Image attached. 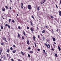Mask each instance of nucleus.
<instances>
[{"instance_id": "nucleus-1", "label": "nucleus", "mask_w": 61, "mask_h": 61, "mask_svg": "<svg viewBox=\"0 0 61 61\" xmlns=\"http://www.w3.org/2000/svg\"><path fill=\"white\" fill-rule=\"evenodd\" d=\"M28 9L30 10V9H31V6L30 5H28Z\"/></svg>"}, {"instance_id": "nucleus-2", "label": "nucleus", "mask_w": 61, "mask_h": 61, "mask_svg": "<svg viewBox=\"0 0 61 61\" xmlns=\"http://www.w3.org/2000/svg\"><path fill=\"white\" fill-rule=\"evenodd\" d=\"M33 29H35L34 30L32 28H30V30L32 31V33H33V31H34H34H36V30H35V28H33Z\"/></svg>"}, {"instance_id": "nucleus-3", "label": "nucleus", "mask_w": 61, "mask_h": 61, "mask_svg": "<svg viewBox=\"0 0 61 61\" xmlns=\"http://www.w3.org/2000/svg\"><path fill=\"white\" fill-rule=\"evenodd\" d=\"M3 39L4 40H5V41L6 42H7V41H6V38L5 37H3Z\"/></svg>"}, {"instance_id": "nucleus-4", "label": "nucleus", "mask_w": 61, "mask_h": 61, "mask_svg": "<svg viewBox=\"0 0 61 61\" xmlns=\"http://www.w3.org/2000/svg\"><path fill=\"white\" fill-rule=\"evenodd\" d=\"M58 48L59 51H60L61 50V48H60V47L59 46H58Z\"/></svg>"}, {"instance_id": "nucleus-5", "label": "nucleus", "mask_w": 61, "mask_h": 61, "mask_svg": "<svg viewBox=\"0 0 61 61\" xmlns=\"http://www.w3.org/2000/svg\"><path fill=\"white\" fill-rule=\"evenodd\" d=\"M45 46H47L48 48H49V47H48V45H47L46 44V43H45Z\"/></svg>"}, {"instance_id": "nucleus-6", "label": "nucleus", "mask_w": 61, "mask_h": 61, "mask_svg": "<svg viewBox=\"0 0 61 61\" xmlns=\"http://www.w3.org/2000/svg\"><path fill=\"white\" fill-rule=\"evenodd\" d=\"M52 39H53V41H54V42H55V41H56V38H53Z\"/></svg>"}, {"instance_id": "nucleus-7", "label": "nucleus", "mask_w": 61, "mask_h": 61, "mask_svg": "<svg viewBox=\"0 0 61 61\" xmlns=\"http://www.w3.org/2000/svg\"><path fill=\"white\" fill-rule=\"evenodd\" d=\"M16 50H15L14 51H12V52L13 53H15V52H16Z\"/></svg>"}, {"instance_id": "nucleus-8", "label": "nucleus", "mask_w": 61, "mask_h": 61, "mask_svg": "<svg viewBox=\"0 0 61 61\" xmlns=\"http://www.w3.org/2000/svg\"><path fill=\"white\" fill-rule=\"evenodd\" d=\"M42 33H45V29H44L43 31H41Z\"/></svg>"}, {"instance_id": "nucleus-9", "label": "nucleus", "mask_w": 61, "mask_h": 61, "mask_svg": "<svg viewBox=\"0 0 61 61\" xmlns=\"http://www.w3.org/2000/svg\"><path fill=\"white\" fill-rule=\"evenodd\" d=\"M23 3H21V8H22V9H23Z\"/></svg>"}, {"instance_id": "nucleus-10", "label": "nucleus", "mask_w": 61, "mask_h": 61, "mask_svg": "<svg viewBox=\"0 0 61 61\" xmlns=\"http://www.w3.org/2000/svg\"><path fill=\"white\" fill-rule=\"evenodd\" d=\"M29 41H28V40H27V44L29 45Z\"/></svg>"}, {"instance_id": "nucleus-11", "label": "nucleus", "mask_w": 61, "mask_h": 61, "mask_svg": "<svg viewBox=\"0 0 61 61\" xmlns=\"http://www.w3.org/2000/svg\"><path fill=\"white\" fill-rule=\"evenodd\" d=\"M33 40L34 41H35V39H36V37H35V36H33Z\"/></svg>"}, {"instance_id": "nucleus-12", "label": "nucleus", "mask_w": 61, "mask_h": 61, "mask_svg": "<svg viewBox=\"0 0 61 61\" xmlns=\"http://www.w3.org/2000/svg\"><path fill=\"white\" fill-rule=\"evenodd\" d=\"M30 23L32 26H33V23H32V22L31 21H30Z\"/></svg>"}, {"instance_id": "nucleus-13", "label": "nucleus", "mask_w": 61, "mask_h": 61, "mask_svg": "<svg viewBox=\"0 0 61 61\" xmlns=\"http://www.w3.org/2000/svg\"><path fill=\"white\" fill-rule=\"evenodd\" d=\"M2 11H5V8H2Z\"/></svg>"}, {"instance_id": "nucleus-14", "label": "nucleus", "mask_w": 61, "mask_h": 61, "mask_svg": "<svg viewBox=\"0 0 61 61\" xmlns=\"http://www.w3.org/2000/svg\"><path fill=\"white\" fill-rule=\"evenodd\" d=\"M59 15L60 16H61V11H60L59 12Z\"/></svg>"}, {"instance_id": "nucleus-15", "label": "nucleus", "mask_w": 61, "mask_h": 61, "mask_svg": "<svg viewBox=\"0 0 61 61\" xmlns=\"http://www.w3.org/2000/svg\"><path fill=\"white\" fill-rule=\"evenodd\" d=\"M7 52L8 53H9V49H8L7 50Z\"/></svg>"}, {"instance_id": "nucleus-16", "label": "nucleus", "mask_w": 61, "mask_h": 61, "mask_svg": "<svg viewBox=\"0 0 61 61\" xmlns=\"http://www.w3.org/2000/svg\"><path fill=\"white\" fill-rule=\"evenodd\" d=\"M11 20H11V19H10L9 20V23H10V22H11Z\"/></svg>"}, {"instance_id": "nucleus-17", "label": "nucleus", "mask_w": 61, "mask_h": 61, "mask_svg": "<svg viewBox=\"0 0 61 61\" xmlns=\"http://www.w3.org/2000/svg\"><path fill=\"white\" fill-rule=\"evenodd\" d=\"M18 37H20V35L18 33Z\"/></svg>"}, {"instance_id": "nucleus-18", "label": "nucleus", "mask_w": 61, "mask_h": 61, "mask_svg": "<svg viewBox=\"0 0 61 61\" xmlns=\"http://www.w3.org/2000/svg\"><path fill=\"white\" fill-rule=\"evenodd\" d=\"M30 53H31V54H32V53H33V51H30Z\"/></svg>"}, {"instance_id": "nucleus-19", "label": "nucleus", "mask_w": 61, "mask_h": 61, "mask_svg": "<svg viewBox=\"0 0 61 61\" xmlns=\"http://www.w3.org/2000/svg\"><path fill=\"white\" fill-rule=\"evenodd\" d=\"M55 56L56 57H57V54H55Z\"/></svg>"}, {"instance_id": "nucleus-20", "label": "nucleus", "mask_w": 61, "mask_h": 61, "mask_svg": "<svg viewBox=\"0 0 61 61\" xmlns=\"http://www.w3.org/2000/svg\"><path fill=\"white\" fill-rule=\"evenodd\" d=\"M12 21L13 23H15V20H12Z\"/></svg>"}, {"instance_id": "nucleus-21", "label": "nucleus", "mask_w": 61, "mask_h": 61, "mask_svg": "<svg viewBox=\"0 0 61 61\" xmlns=\"http://www.w3.org/2000/svg\"><path fill=\"white\" fill-rule=\"evenodd\" d=\"M21 53L22 55H23L24 56V53H23V52L21 51Z\"/></svg>"}, {"instance_id": "nucleus-22", "label": "nucleus", "mask_w": 61, "mask_h": 61, "mask_svg": "<svg viewBox=\"0 0 61 61\" xmlns=\"http://www.w3.org/2000/svg\"><path fill=\"white\" fill-rule=\"evenodd\" d=\"M0 27L1 29H3V26H1Z\"/></svg>"}, {"instance_id": "nucleus-23", "label": "nucleus", "mask_w": 61, "mask_h": 61, "mask_svg": "<svg viewBox=\"0 0 61 61\" xmlns=\"http://www.w3.org/2000/svg\"><path fill=\"white\" fill-rule=\"evenodd\" d=\"M35 45V46L36 47V43L35 42L34 43Z\"/></svg>"}, {"instance_id": "nucleus-24", "label": "nucleus", "mask_w": 61, "mask_h": 61, "mask_svg": "<svg viewBox=\"0 0 61 61\" xmlns=\"http://www.w3.org/2000/svg\"><path fill=\"white\" fill-rule=\"evenodd\" d=\"M5 7L6 8V9H8V7L7 6H5Z\"/></svg>"}, {"instance_id": "nucleus-25", "label": "nucleus", "mask_w": 61, "mask_h": 61, "mask_svg": "<svg viewBox=\"0 0 61 61\" xmlns=\"http://www.w3.org/2000/svg\"><path fill=\"white\" fill-rule=\"evenodd\" d=\"M37 10H39V7H37Z\"/></svg>"}, {"instance_id": "nucleus-26", "label": "nucleus", "mask_w": 61, "mask_h": 61, "mask_svg": "<svg viewBox=\"0 0 61 61\" xmlns=\"http://www.w3.org/2000/svg\"><path fill=\"white\" fill-rule=\"evenodd\" d=\"M10 49L11 50H13V48H12V47H11Z\"/></svg>"}, {"instance_id": "nucleus-27", "label": "nucleus", "mask_w": 61, "mask_h": 61, "mask_svg": "<svg viewBox=\"0 0 61 61\" xmlns=\"http://www.w3.org/2000/svg\"><path fill=\"white\" fill-rule=\"evenodd\" d=\"M8 28H10V27H10V26L9 25H8Z\"/></svg>"}, {"instance_id": "nucleus-28", "label": "nucleus", "mask_w": 61, "mask_h": 61, "mask_svg": "<svg viewBox=\"0 0 61 61\" xmlns=\"http://www.w3.org/2000/svg\"><path fill=\"white\" fill-rule=\"evenodd\" d=\"M48 45V46H49V48H50V45H49L48 44H47Z\"/></svg>"}, {"instance_id": "nucleus-29", "label": "nucleus", "mask_w": 61, "mask_h": 61, "mask_svg": "<svg viewBox=\"0 0 61 61\" xmlns=\"http://www.w3.org/2000/svg\"><path fill=\"white\" fill-rule=\"evenodd\" d=\"M18 28L19 30L20 29V26H18Z\"/></svg>"}, {"instance_id": "nucleus-30", "label": "nucleus", "mask_w": 61, "mask_h": 61, "mask_svg": "<svg viewBox=\"0 0 61 61\" xmlns=\"http://www.w3.org/2000/svg\"><path fill=\"white\" fill-rule=\"evenodd\" d=\"M50 17H51V18H54V17L52 16H50Z\"/></svg>"}, {"instance_id": "nucleus-31", "label": "nucleus", "mask_w": 61, "mask_h": 61, "mask_svg": "<svg viewBox=\"0 0 61 61\" xmlns=\"http://www.w3.org/2000/svg\"><path fill=\"white\" fill-rule=\"evenodd\" d=\"M42 39H43V40H45V37H44V36H43Z\"/></svg>"}, {"instance_id": "nucleus-32", "label": "nucleus", "mask_w": 61, "mask_h": 61, "mask_svg": "<svg viewBox=\"0 0 61 61\" xmlns=\"http://www.w3.org/2000/svg\"><path fill=\"white\" fill-rule=\"evenodd\" d=\"M27 29H29V27H27Z\"/></svg>"}, {"instance_id": "nucleus-33", "label": "nucleus", "mask_w": 61, "mask_h": 61, "mask_svg": "<svg viewBox=\"0 0 61 61\" xmlns=\"http://www.w3.org/2000/svg\"><path fill=\"white\" fill-rule=\"evenodd\" d=\"M22 39H25V38H24V37L22 36Z\"/></svg>"}, {"instance_id": "nucleus-34", "label": "nucleus", "mask_w": 61, "mask_h": 61, "mask_svg": "<svg viewBox=\"0 0 61 61\" xmlns=\"http://www.w3.org/2000/svg\"><path fill=\"white\" fill-rule=\"evenodd\" d=\"M5 26H8V24H6L5 25Z\"/></svg>"}, {"instance_id": "nucleus-35", "label": "nucleus", "mask_w": 61, "mask_h": 61, "mask_svg": "<svg viewBox=\"0 0 61 61\" xmlns=\"http://www.w3.org/2000/svg\"><path fill=\"white\" fill-rule=\"evenodd\" d=\"M0 50H3V48L0 47Z\"/></svg>"}, {"instance_id": "nucleus-36", "label": "nucleus", "mask_w": 61, "mask_h": 61, "mask_svg": "<svg viewBox=\"0 0 61 61\" xmlns=\"http://www.w3.org/2000/svg\"><path fill=\"white\" fill-rule=\"evenodd\" d=\"M28 49H29V50H30V49H31V48L30 47H28Z\"/></svg>"}, {"instance_id": "nucleus-37", "label": "nucleus", "mask_w": 61, "mask_h": 61, "mask_svg": "<svg viewBox=\"0 0 61 61\" xmlns=\"http://www.w3.org/2000/svg\"><path fill=\"white\" fill-rule=\"evenodd\" d=\"M28 56L29 57H30V55L29 54H28Z\"/></svg>"}, {"instance_id": "nucleus-38", "label": "nucleus", "mask_w": 61, "mask_h": 61, "mask_svg": "<svg viewBox=\"0 0 61 61\" xmlns=\"http://www.w3.org/2000/svg\"><path fill=\"white\" fill-rule=\"evenodd\" d=\"M23 34L24 35H25V32H23Z\"/></svg>"}, {"instance_id": "nucleus-39", "label": "nucleus", "mask_w": 61, "mask_h": 61, "mask_svg": "<svg viewBox=\"0 0 61 61\" xmlns=\"http://www.w3.org/2000/svg\"><path fill=\"white\" fill-rule=\"evenodd\" d=\"M13 47H15V48L16 47L14 45H13Z\"/></svg>"}, {"instance_id": "nucleus-40", "label": "nucleus", "mask_w": 61, "mask_h": 61, "mask_svg": "<svg viewBox=\"0 0 61 61\" xmlns=\"http://www.w3.org/2000/svg\"><path fill=\"white\" fill-rule=\"evenodd\" d=\"M32 18H33V19H34V16H31Z\"/></svg>"}, {"instance_id": "nucleus-41", "label": "nucleus", "mask_w": 61, "mask_h": 61, "mask_svg": "<svg viewBox=\"0 0 61 61\" xmlns=\"http://www.w3.org/2000/svg\"><path fill=\"white\" fill-rule=\"evenodd\" d=\"M18 61H21V60H20V59H18Z\"/></svg>"}, {"instance_id": "nucleus-42", "label": "nucleus", "mask_w": 61, "mask_h": 61, "mask_svg": "<svg viewBox=\"0 0 61 61\" xmlns=\"http://www.w3.org/2000/svg\"><path fill=\"white\" fill-rule=\"evenodd\" d=\"M37 29L38 30H39V28L38 27H37Z\"/></svg>"}, {"instance_id": "nucleus-43", "label": "nucleus", "mask_w": 61, "mask_h": 61, "mask_svg": "<svg viewBox=\"0 0 61 61\" xmlns=\"http://www.w3.org/2000/svg\"><path fill=\"white\" fill-rule=\"evenodd\" d=\"M43 51L44 53H45V50H43Z\"/></svg>"}, {"instance_id": "nucleus-44", "label": "nucleus", "mask_w": 61, "mask_h": 61, "mask_svg": "<svg viewBox=\"0 0 61 61\" xmlns=\"http://www.w3.org/2000/svg\"><path fill=\"white\" fill-rule=\"evenodd\" d=\"M10 10H11V9H12V8H11V7H10Z\"/></svg>"}, {"instance_id": "nucleus-45", "label": "nucleus", "mask_w": 61, "mask_h": 61, "mask_svg": "<svg viewBox=\"0 0 61 61\" xmlns=\"http://www.w3.org/2000/svg\"><path fill=\"white\" fill-rule=\"evenodd\" d=\"M4 58L5 59H6V58L5 57V56H4Z\"/></svg>"}, {"instance_id": "nucleus-46", "label": "nucleus", "mask_w": 61, "mask_h": 61, "mask_svg": "<svg viewBox=\"0 0 61 61\" xmlns=\"http://www.w3.org/2000/svg\"><path fill=\"white\" fill-rule=\"evenodd\" d=\"M56 31L57 32H58V29H57Z\"/></svg>"}, {"instance_id": "nucleus-47", "label": "nucleus", "mask_w": 61, "mask_h": 61, "mask_svg": "<svg viewBox=\"0 0 61 61\" xmlns=\"http://www.w3.org/2000/svg\"><path fill=\"white\" fill-rule=\"evenodd\" d=\"M0 51L1 52H2L3 51V50H0Z\"/></svg>"}, {"instance_id": "nucleus-48", "label": "nucleus", "mask_w": 61, "mask_h": 61, "mask_svg": "<svg viewBox=\"0 0 61 61\" xmlns=\"http://www.w3.org/2000/svg\"><path fill=\"white\" fill-rule=\"evenodd\" d=\"M1 45H4V43H1Z\"/></svg>"}, {"instance_id": "nucleus-49", "label": "nucleus", "mask_w": 61, "mask_h": 61, "mask_svg": "<svg viewBox=\"0 0 61 61\" xmlns=\"http://www.w3.org/2000/svg\"><path fill=\"white\" fill-rule=\"evenodd\" d=\"M47 42H49V40H48L47 41Z\"/></svg>"}, {"instance_id": "nucleus-50", "label": "nucleus", "mask_w": 61, "mask_h": 61, "mask_svg": "<svg viewBox=\"0 0 61 61\" xmlns=\"http://www.w3.org/2000/svg\"><path fill=\"white\" fill-rule=\"evenodd\" d=\"M7 57H8V56H9V55H8V54H7Z\"/></svg>"}, {"instance_id": "nucleus-51", "label": "nucleus", "mask_w": 61, "mask_h": 61, "mask_svg": "<svg viewBox=\"0 0 61 61\" xmlns=\"http://www.w3.org/2000/svg\"><path fill=\"white\" fill-rule=\"evenodd\" d=\"M11 61H14V59H11Z\"/></svg>"}, {"instance_id": "nucleus-52", "label": "nucleus", "mask_w": 61, "mask_h": 61, "mask_svg": "<svg viewBox=\"0 0 61 61\" xmlns=\"http://www.w3.org/2000/svg\"><path fill=\"white\" fill-rule=\"evenodd\" d=\"M37 50H38V51H40V49H37Z\"/></svg>"}, {"instance_id": "nucleus-53", "label": "nucleus", "mask_w": 61, "mask_h": 61, "mask_svg": "<svg viewBox=\"0 0 61 61\" xmlns=\"http://www.w3.org/2000/svg\"><path fill=\"white\" fill-rule=\"evenodd\" d=\"M61 4V0H60V4Z\"/></svg>"}, {"instance_id": "nucleus-54", "label": "nucleus", "mask_w": 61, "mask_h": 61, "mask_svg": "<svg viewBox=\"0 0 61 61\" xmlns=\"http://www.w3.org/2000/svg\"><path fill=\"white\" fill-rule=\"evenodd\" d=\"M44 53H45V54H46V55H47V53H46V52H44Z\"/></svg>"}, {"instance_id": "nucleus-55", "label": "nucleus", "mask_w": 61, "mask_h": 61, "mask_svg": "<svg viewBox=\"0 0 61 61\" xmlns=\"http://www.w3.org/2000/svg\"><path fill=\"white\" fill-rule=\"evenodd\" d=\"M9 58H11V56H9Z\"/></svg>"}, {"instance_id": "nucleus-56", "label": "nucleus", "mask_w": 61, "mask_h": 61, "mask_svg": "<svg viewBox=\"0 0 61 61\" xmlns=\"http://www.w3.org/2000/svg\"><path fill=\"white\" fill-rule=\"evenodd\" d=\"M54 44L55 45L56 44V42H54Z\"/></svg>"}, {"instance_id": "nucleus-57", "label": "nucleus", "mask_w": 61, "mask_h": 61, "mask_svg": "<svg viewBox=\"0 0 61 61\" xmlns=\"http://www.w3.org/2000/svg\"><path fill=\"white\" fill-rule=\"evenodd\" d=\"M46 28H47V27H48V26H46Z\"/></svg>"}, {"instance_id": "nucleus-58", "label": "nucleus", "mask_w": 61, "mask_h": 61, "mask_svg": "<svg viewBox=\"0 0 61 61\" xmlns=\"http://www.w3.org/2000/svg\"><path fill=\"white\" fill-rule=\"evenodd\" d=\"M1 58H3V56H1Z\"/></svg>"}, {"instance_id": "nucleus-59", "label": "nucleus", "mask_w": 61, "mask_h": 61, "mask_svg": "<svg viewBox=\"0 0 61 61\" xmlns=\"http://www.w3.org/2000/svg\"><path fill=\"white\" fill-rule=\"evenodd\" d=\"M39 37H40V36H39L38 35V38H39Z\"/></svg>"}, {"instance_id": "nucleus-60", "label": "nucleus", "mask_w": 61, "mask_h": 61, "mask_svg": "<svg viewBox=\"0 0 61 61\" xmlns=\"http://www.w3.org/2000/svg\"><path fill=\"white\" fill-rule=\"evenodd\" d=\"M52 50H53V51H54V49H53V48H52Z\"/></svg>"}, {"instance_id": "nucleus-61", "label": "nucleus", "mask_w": 61, "mask_h": 61, "mask_svg": "<svg viewBox=\"0 0 61 61\" xmlns=\"http://www.w3.org/2000/svg\"><path fill=\"white\" fill-rule=\"evenodd\" d=\"M41 36H43V35L42 34H41Z\"/></svg>"}, {"instance_id": "nucleus-62", "label": "nucleus", "mask_w": 61, "mask_h": 61, "mask_svg": "<svg viewBox=\"0 0 61 61\" xmlns=\"http://www.w3.org/2000/svg\"><path fill=\"white\" fill-rule=\"evenodd\" d=\"M1 54H2V53H1V52L0 51V55H1Z\"/></svg>"}, {"instance_id": "nucleus-63", "label": "nucleus", "mask_w": 61, "mask_h": 61, "mask_svg": "<svg viewBox=\"0 0 61 61\" xmlns=\"http://www.w3.org/2000/svg\"><path fill=\"white\" fill-rule=\"evenodd\" d=\"M56 7L58 8V7H57V5H56Z\"/></svg>"}, {"instance_id": "nucleus-64", "label": "nucleus", "mask_w": 61, "mask_h": 61, "mask_svg": "<svg viewBox=\"0 0 61 61\" xmlns=\"http://www.w3.org/2000/svg\"><path fill=\"white\" fill-rule=\"evenodd\" d=\"M17 16H18V14H17Z\"/></svg>"}]
</instances>
